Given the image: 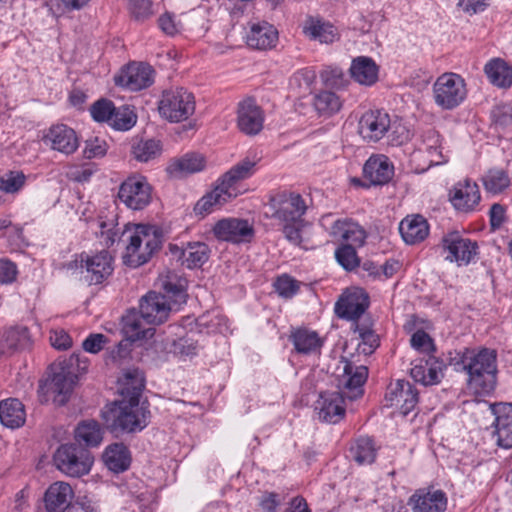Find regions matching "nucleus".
<instances>
[{
	"instance_id": "f257e3e1",
	"label": "nucleus",
	"mask_w": 512,
	"mask_h": 512,
	"mask_svg": "<svg viewBox=\"0 0 512 512\" xmlns=\"http://www.w3.org/2000/svg\"><path fill=\"white\" fill-rule=\"evenodd\" d=\"M125 390L131 394L129 401L113 403L102 412L107 429L115 434L142 431L149 422L150 411L146 405L139 403V396L144 388V378L138 369L124 373Z\"/></svg>"
},
{
	"instance_id": "f03ea898",
	"label": "nucleus",
	"mask_w": 512,
	"mask_h": 512,
	"mask_svg": "<svg viewBox=\"0 0 512 512\" xmlns=\"http://www.w3.org/2000/svg\"><path fill=\"white\" fill-rule=\"evenodd\" d=\"M99 227L101 243L106 247L112 246L121 238L128 242L122 259L125 265L133 268L147 263L162 245V232L156 226L138 224L133 229H125L121 235L119 228L112 222L101 221Z\"/></svg>"
},
{
	"instance_id": "7ed1b4c3",
	"label": "nucleus",
	"mask_w": 512,
	"mask_h": 512,
	"mask_svg": "<svg viewBox=\"0 0 512 512\" xmlns=\"http://www.w3.org/2000/svg\"><path fill=\"white\" fill-rule=\"evenodd\" d=\"M343 372L339 378L342 394L338 392H325L320 394L316 403V410L321 421L336 424L345 416L344 398L356 400L363 395V385L368 378V368L364 365H355L352 361L342 357Z\"/></svg>"
},
{
	"instance_id": "20e7f679",
	"label": "nucleus",
	"mask_w": 512,
	"mask_h": 512,
	"mask_svg": "<svg viewBox=\"0 0 512 512\" xmlns=\"http://www.w3.org/2000/svg\"><path fill=\"white\" fill-rule=\"evenodd\" d=\"M497 354L484 348L478 352L466 351L462 356L464 370L468 374V385L477 394H489L496 385Z\"/></svg>"
},
{
	"instance_id": "39448f33",
	"label": "nucleus",
	"mask_w": 512,
	"mask_h": 512,
	"mask_svg": "<svg viewBox=\"0 0 512 512\" xmlns=\"http://www.w3.org/2000/svg\"><path fill=\"white\" fill-rule=\"evenodd\" d=\"M390 129L391 141L395 145H401L409 139V131L400 124H392L389 114L383 110H369L359 120V134L369 142H378Z\"/></svg>"
},
{
	"instance_id": "423d86ee",
	"label": "nucleus",
	"mask_w": 512,
	"mask_h": 512,
	"mask_svg": "<svg viewBox=\"0 0 512 512\" xmlns=\"http://www.w3.org/2000/svg\"><path fill=\"white\" fill-rule=\"evenodd\" d=\"M160 115L170 122L187 120L195 112L194 95L183 87L165 90L159 101Z\"/></svg>"
},
{
	"instance_id": "0eeeda50",
	"label": "nucleus",
	"mask_w": 512,
	"mask_h": 512,
	"mask_svg": "<svg viewBox=\"0 0 512 512\" xmlns=\"http://www.w3.org/2000/svg\"><path fill=\"white\" fill-rule=\"evenodd\" d=\"M94 458L88 449L77 444L61 445L54 454L56 467L70 477H81L90 472Z\"/></svg>"
},
{
	"instance_id": "6e6552de",
	"label": "nucleus",
	"mask_w": 512,
	"mask_h": 512,
	"mask_svg": "<svg viewBox=\"0 0 512 512\" xmlns=\"http://www.w3.org/2000/svg\"><path fill=\"white\" fill-rule=\"evenodd\" d=\"M467 90L464 79L455 73H444L433 84L435 103L444 110L458 107L466 98Z\"/></svg>"
},
{
	"instance_id": "1a4fd4ad",
	"label": "nucleus",
	"mask_w": 512,
	"mask_h": 512,
	"mask_svg": "<svg viewBox=\"0 0 512 512\" xmlns=\"http://www.w3.org/2000/svg\"><path fill=\"white\" fill-rule=\"evenodd\" d=\"M79 362V355L72 354L68 360L51 365V378L48 383V390L55 394V401L63 405L67 402L73 387L77 381V374L74 366Z\"/></svg>"
},
{
	"instance_id": "9d476101",
	"label": "nucleus",
	"mask_w": 512,
	"mask_h": 512,
	"mask_svg": "<svg viewBox=\"0 0 512 512\" xmlns=\"http://www.w3.org/2000/svg\"><path fill=\"white\" fill-rule=\"evenodd\" d=\"M271 218L285 223H303V216L307 211L304 198L298 193H281L273 197L269 204Z\"/></svg>"
},
{
	"instance_id": "9b49d317",
	"label": "nucleus",
	"mask_w": 512,
	"mask_h": 512,
	"mask_svg": "<svg viewBox=\"0 0 512 512\" xmlns=\"http://www.w3.org/2000/svg\"><path fill=\"white\" fill-rule=\"evenodd\" d=\"M118 198L129 209L142 210L152 200V187L144 176L132 175L121 183Z\"/></svg>"
},
{
	"instance_id": "f8f14e48",
	"label": "nucleus",
	"mask_w": 512,
	"mask_h": 512,
	"mask_svg": "<svg viewBox=\"0 0 512 512\" xmlns=\"http://www.w3.org/2000/svg\"><path fill=\"white\" fill-rule=\"evenodd\" d=\"M452 207L459 213L470 214L479 210L481 193L479 186L471 179L456 182L448 193Z\"/></svg>"
},
{
	"instance_id": "ddd939ff",
	"label": "nucleus",
	"mask_w": 512,
	"mask_h": 512,
	"mask_svg": "<svg viewBox=\"0 0 512 512\" xmlns=\"http://www.w3.org/2000/svg\"><path fill=\"white\" fill-rule=\"evenodd\" d=\"M81 275L90 285L101 284L113 272V258L103 250L94 255H80Z\"/></svg>"
},
{
	"instance_id": "4468645a",
	"label": "nucleus",
	"mask_w": 512,
	"mask_h": 512,
	"mask_svg": "<svg viewBox=\"0 0 512 512\" xmlns=\"http://www.w3.org/2000/svg\"><path fill=\"white\" fill-rule=\"evenodd\" d=\"M212 232L217 240L236 244L249 242L254 236L253 226L241 218H223L214 224Z\"/></svg>"
},
{
	"instance_id": "2eb2a0df",
	"label": "nucleus",
	"mask_w": 512,
	"mask_h": 512,
	"mask_svg": "<svg viewBox=\"0 0 512 512\" xmlns=\"http://www.w3.org/2000/svg\"><path fill=\"white\" fill-rule=\"evenodd\" d=\"M443 249L447 251L445 259L459 266L468 265L477 254V243L463 238L458 232H451L442 239Z\"/></svg>"
},
{
	"instance_id": "dca6fc26",
	"label": "nucleus",
	"mask_w": 512,
	"mask_h": 512,
	"mask_svg": "<svg viewBox=\"0 0 512 512\" xmlns=\"http://www.w3.org/2000/svg\"><path fill=\"white\" fill-rule=\"evenodd\" d=\"M385 399L390 407L399 409L406 416L418 403V391L409 381L397 380L388 386Z\"/></svg>"
},
{
	"instance_id": "f3484780",
	"label": "nucleus",
	"mask_w": 512,
	"mask_h": 512,
	"mask_svg": "<svg viewBox=\"0 0 512 512\" xmlns=\"http://www.w3.org/2000/svg\"><path fill=\"white\" fill-rule=\"evenodd\" d=\"M155 71L146 63H131L115 78L117 85L131 91H140L154 83Z\"/></svg>"
},
{
	"instance_id": "a211bd4d",
	"label": "nucleus",
	"mask_w": 512,
	"mask_h": 512,
	"mask_svg": "<svg viewBox=\"0 0 512 512\" xmlns=\"http://www.w3.org/2000/svg\"><path fill=\"white\" fill-rule=\"evenodd\" d=\"M369 307V296L362 289H354L344 293L335 304L338 317L357 322Z\"/></svg>"
},
{
	"instance_id": "6ab92c4d",
	"label": "nucleus",
	"mask_w": 512,
	"mask_h": 512,
	"mask_svg": "<svg viewBox=\"0 0 512 512\" xmlns=\"http://www.w3.org/2000/svg\"><path fill=\"white\" fill-rule=\"evenodd\" d=\"M139 311L146 324L159 325L168 319L171 306L165 295L151 291L142 297Z\"/></svg>"
},
{
	"instance_id": "aec40b11",
	"label": "nucleus",
	"mask_w": 512,
	"mask_h": 512,
	"mask_svg": "<svg viewBox=\"0 0 512 512\" xmlns=\"http://www.w3.org/2000/svg\"><path fill=\"white\" fill-rule=\"evenodd\" d=\"M264 119L262 108L253 98H246L238 104L237 125L244 134L253 136L260 133Z\"/></svg>"
},
{
	"instance_id": "412c9836",
	"label": "nucleus",
	"mask_w": 512,
	"mask_h": 512,
	"mask_svg": "<svg viewBox=\"0 0 512 512\" xmlns=\"http://www.w3.org/2000/svg\"><path fill=\"white\" fill-rule=\"evenodd\" d=\"M169 251L189 269L201 267L210 255V249L204 242H188L184 246L169 244Z\"/></svg>"
},
{
	"instance_id": "4be33fe9",
	"label": "nucleus",
	"mask_w": 512,
	"mask_h": 512,
	"mask_svg": "<svg viewBox=\"0 0 512 512\" xmlns=\"http://www.w3.org/2000/svg\"><path fill=\"white\" fill-rule=\"evenodd\" d=\"M278 42V31L270 23L260 21L249 24V30L246 34L247 45L255 50H269L276 46Z\"/></svg>"
},
{
	"instance_id": "5701e85b",
	"label": "nucleus",
	"mask_w": 512,
	"mask_h": 512,
	"mask_svg": "<svg viewBox=\"0 0 512 512\" xmlns=\"http://www.w3.org/2000/svg\"><path fill=\"white\" fill-rule=\"evenodd\" d=\"M492 412L495 415L494 434L497 437V444L505 449L512 448V404L496 403L492 405Z\"/></svg>"
},
{
	"instance_id": "b1692460",
	"label": "nucleus",
	"mask_w": 512,
	"mask_h": 512,
	"mask_svg": "<svg viewBox=\"0 0 512 512\" xmlns=\"http://www.w3.org/2000/svg\"><path fill=\"white\" fill-rule=\"evenodd\" d=\"M74 492L72 487L62 481L52 483L44 494L47 512H64L72 505Z\"/></svg>"
},
{
	"instance_id": "393cba45",
	"label": "nucleus",
	"mask_w": 512,
	"mask_h": 512,
	"mask_svg": "<svg viewBox=\"0 0 512 512\" xmlns=\"http://www.w3.org/2000/svg\"><path fill=\"white\" fill-rule=\"evenodd\" d=\"M51 148L63 154L70 155L79 147V140L76 132L64 124L52 126L45 136Z\"/></svg>"
},
{
	"instance_id": "a878e982",
	"label": "nucleus",
	"mask_w": 512,
	"mask_h": 512,
	"mask_svg": "<svg viewBox=\"0 0 512 512\" xmlns=\"http://www.w3.org/2000/svg\"><path fill=\"white\" fill-rule=\"evenodd\" d=\"M363 173L374 185L387 184L394 175V166L385 155L371 156L363 167Z\"/></svg>"
},
{
	"instance_id": "bb28decb",
	"label": "nucleus",
	"mask_w": 512,
	"mask_h": 512,
	"mask_svg": "<svg viewBox=\"0 0 512 512\" xmlns=\"http://www.w3.org/2000/svg\"><path fill=\"white\" fill-rule=\"evenodd\" d=\"M329 234L337 241L346 242L345 245L362 246L366 239L364 229L357 223L348 219L333 221Z\"/></svg>"
},
{
	"instance_id": "cd10ccee",
	"label": "nucleus",
	"mask_w": 512,
	"mask_h": 512,
	"mask_svg": "<svg viewBox=\"0 0 512 512\" xmlns=\"http://www.w3.org/2000/svg\"><path fill=\"white\" fill-rule=\"evenodd\" d=\"M419 149L428 154L430 165L448 162L449 150L443 145V139L435 129L430 128L422 133Z\"/></svg>"
},
{
	"instance_id": "c85d7f7f",
	"label": "nucleus",
	"mask_w": 512,
	"mask_h": 512,
	"mask_svg": "<svg viewBox=\"0 0 512 512\" xmlns=\"http://www.w3.org/2000/svg\"><path fill=\"white\" fill-rule=\"evenodd\" d=\"M442 362L429 356L415 361L410 370L411 377L425 386L438 384L442 378Z\"/></svg>"
},
{
	"instance_id": "c756f323",
	"label": "nucleus",
	"mask_w": 512,
	"mask_h": 512,
	"mask_svg": "<svg viewBox=\"0 0 512 512\" xmlns=\"http://www.w3.org/2000/svg\"><path fill=\"white\" fill-rule=\"evenodd\" d=\"M413 512H443L446 509L447 499L445 494L440 491H416L409 499L408 503Z\"/></svg>"
},
{
	"instance_id": "7c9ffc66",
	"label": "nucleus",
	"mask_w": 512,
	"mask_h": 512,
	"mask_svg": "<svg viewBox=\"0 0 512 512\" xmlns=\"http://www.w3.org/2000/svg\"><path fill=\"white\" fill-rule=\"evenodd\" d=\"M399 232L406 244L414 245L426 239L429 225L421 215L407 216L400 222Z\"/></svg>"
},
{
	"instance_id": "2f4dec72",
	"label": "nucleus",
	"mask_w": 512,
	"mask_h": 512,
	"mask_svg": "<svg viewBox=\"0 0 512 512\" xmlns=\"http://www.w3.org/2000/svg\"><path fill=\"white\" fill-rule=\"evenodd\" d=\"M236 196V192L229 190L221 181L209 193L205 194L194 207L196 214L206 215L220 208L231 198Z\"/></svg>"
},
{
	"instance_id": "473e14b6",
	"label": "nucleus",
	"mask_w": 512,
	"mask_h": 512,
	"mask_svg": "<svg viewBox=\"0 0 512 512\" xmlns=\"http://www.w3.org/2000/svg\"><path fill=\"white\" fill-rule=\"evenodd\" d=\"M351 78L364 86H372L378 80L379 68L375 61L367 56L354 58L350 66Z\"/></svg>"
},
{
	"instance_id": "72a5a7b5",
	"label": "nucleus",
	"mask_w": 512,
	"mask_h": 512,
	"mask_svg": "<svg viewBox=\"0 0 512 512\" xmlns=\"http://www.w3.org/2000/svg\"><path fill=\"white\" fill-rule=\"evenodd\" d=\"M205 159L199 154H185L180 158L172 159L166 167V172L174 178H181L203 170Z\"/></svg>"
},
{
	"instance_id": "f704fd0d",
	"label": "nucleus",
	"mask_w": 512,
	"mask_h": 512,
	"mask_svg": "<svg viewBox=\"0 0 512 512\" xmlns=\"http://www.w3.org/2000/svg\"><path fill=\"white\" fill-rule=\"evenodd\" d=\"M26 413L24 405L16 398H9L0 402V422L11 429L24 425Z\"/></svg>"
},
{
	"instance_id": "c9c22d12",
	"label": "nucleus",
	"mask_w": 512,
	"mask_h": 512,
	"mask_svg": "<svg viewBox=\"0 0 512 512\" xmlns=\"http://www.w3.org/2000/svg\"><path fill=\"white\" fill-rule=\"evenodd\" d=\"M145 321L141 313L134 310L129 311L122 317V331L129 341L147 339L153 336V329L144 326Z\"/></svg>"
},
{
	"instance_id": "e433bc0d",
	"label": "nucleus",
	"mask_w": 512,
	"mask_h": 512,
	"mask_svg": "<svg viewBox=\"0 0 512 512\" xmlns=\"http://www.w3.org/2000/svg\"><path fill=\"white\" fill-rule=\"evenodd\" d=\"M103 460L109 470L120 473L129 468L131 456L128 448L123 443H113L106 447Z\"/></svg>"
},
{
	"instance_id": "4c0bfd02",
	"label": "nucleus",
	"mask_w": 512,
	"mask_h": 512,
	"mask_svg": "<svg viewBox=\"0 0 512 512\" xmlns=\"http://www.w3.org/2000/svg\"><path fill=\"white\" fill-rule=\"evenodd\" d=\"M103 434V428L96 420H84L75 429V440L79 446L97 447L103 440Z\"/></svg>"
},
{
	"instance_id": "58836bf2",
	"label": "nucleus",
	"mask_w": 512,
	"mask_h": 512,
	"mask_svg": "<svg viewBox=\"0 0 512 512\" xmlns=\"http://www.w3.org/2000/svg\"><path fill=\"white\" fill-rule=\"evenodd\" d=\"M258 159L246 157L230 168L222 177L221 182L229 190L235 192L234 185L244 179L251 177L256 172Z\"/></svg>"
},
{
	"instance_id": "ea45409f",
	"label": "nucleus",
	"mask_w": 512,
	"mask_h": 512,
	"mask_svg": "<svg viewBox=\"0 0 512 512\" xmlns=\"http://www.w3.org/2000/svg\"><path fill=\"white\" fill-rule=\"evenodd\" d=\"M489 81L499 88H509L512 85V67L500 58L490 60L484 67Z\"/></svg>"
},
{
	"instance_id": "a19ab883",
	"label": "nucleus",
	"mask_w": 512,
	"mask_h": 512,
	"mask_svg": "<svg viewBox=\"0 0 512 512\" xmlns=\"http://www.w3.org/2000/svg\"><path fill=\"white\" fill-rule=\"evenodd\" d=\"M303 32L310 39L318 40L325 44L333 43L338 36L337 30L333 25L315 18H309L306 21Z\"/></svg>"
},
{
	"instance_id": "79ce46f5",
	"label": "nucleus",
	"mask_w": 512,
	"mask_h": 512,
	"mask_svg": "<svg viewBox=\"0 0 512 512\" xmlns=\"http://www.w3.org/2000/svg\"><path fill=\"white\" fill-rule=\"evenodd\" d=\"M313 107L320 116H332L342 107L340 97L331 91L322 90L314 95Z\"/></svg>"
},
{
	"instance_id": "37998d69",
	"label": "nucleus",
	"mask_w": 512,
	"mask_h": 512,
	"mask_svg": "<svg viewBox=\"0 0 512 512\" xmlns=\"http://www.w3.org/2000/svg\"><path fill=\"white\" fill-rule=\"evenodd\" d=\"M162 153L161 142L154 139L138 140L131 146L133 158L139 162L147 163L158 158Z\"/></svg>"
},
{
	"instance_id": "c03bdc74",
	"label": "nucleus",
	"mask_w": 512,
	"mask_h": 512,
	"mask_svg": "<svg viewBox=\"0 0 512 512\" xmlns=\"http://www.w3.org/2000/svg\"><path fill=\"white\" fill-rule=\"evenodd\" d=\"M294 347L298 353L309 354L319 350L322 341L318 334L307 329H298L291 336Z\"/></svg>"
},
{
	"instance_id": "a18cd8bd",
	"label": "nucleus",
	"mask_w": 512,
	"mask_h": 512,
	"mask_svg": "<svg viewBox=\"0 0 512 512\" xmlns=\"http://www.w3.org/2000/svg\"><path fill=\"white\" fill-rule=\"evenodd\" d=\"M31 345V336L26 327H13L8 329L4 334V347L11 352L28 349Z\"/></svg>"
},
{
	"instance_id": "49530a36",
	"label": "nucleus",
	"mask_w": 512,
	"mask_h": 512,
	"mask_svg": "<svg viewBox=\"0 0 512 512\" xmlns=\"http://www.w3.org/2000/svg\"><path fill=\"white\" fill-rule=\"evenodd\" d=\"M351 457L360 465L371 464L376 458L374 443L369 437H360L350 448Z\"/></svg>"
},
{
	"instance_id": "de8ad7c7",
	"label": "nucleus",
	"mask_w": 512,
	"mask_h": 512,
	"mask_svg": "<svg viewBox=\"0 0 512 512\" xmlns=\"http://www.w3.org/2000/svg\"><path fill=\"white\" fill-rule=\"evenodd\" d=\"M353 326L354 331L358 332L361 339L357 347L358 352L364 355H371L379 346L378 335L368 325L356 322Z\"/></svg>"
},
{
	"instance_id": "09e8293b",
	"label": "nucleus",
	"mask_w": 512,
	"mask_h": 512,
	"mask_svg": "<svg viewBox=\"0 0 512 512\" xmlns=\"http://www.w3.org/2000/svg\"><path fill=\"white\" fill-rule=\"evenodd\" d=\"M486 191L498 194L510 185L507 173L501 169H490L482 178Z\"/></svg>"
},
{
	"instance_id": "8fccbe9b",
	"label": "nucleus",
	"mask_w": 512,
	"mask_h": 512,
	"mask_svg": "<svg viewBox=\"0 0 512 512\" xmlns=\"http://www.w3.org/2000/svg\"><path fill=\"white\" fill-rule=\"evenodd\" d=\"M320 78L327 87L340 89L345 86L346 79L343 70L338 66H326L320 72Z\"/></svg>"
},
{
	"instance_id": "3c124183",
	"label": "nucleus",
	"mask_w": 512,
	"mask_h": 512,
	"mask_svg": "<svg viewBox=\"0 0 512 512\" xmlns=\"http://www.w3.org/2000/svg\"><path fill=\"white\" fill-rule=\"evenodd\" d=\"M116 110L113 102L107 99H100L90 107V114L97 122L110 123Z\"/></svg>"
},
{
	"instance_id": "603ef678",
	"label": "nucleus",
	"mask_w": 512,
	"mask_h": 512,
	"mask_svg": "<svg viewBox=\"0 0 512 512\" xmlns=\"http://www.w3.org/2000/svg\"><path fill=\"white\" fill-rule=\"evenodd\" d=\"M25 179L23 172L8 171L0 176V190L5 193H15L23 187Z\"/></svg>"
},
{
	"instance_id": "864d4df0",
	"label": "nucleus",
	"mask_w": 512,
	"mask_h": 512,
	"mask_svg": "<svg viewBox=\"0 0 512 512\" xmlns=\"http://www.w3.org/2000/svg\"><path fill=\"white\" fill-rule=\"evenodd\" d=\"M136 123L135 114L128 108L120 107L116 108L113 118L110 121V125L117 130H129Z\"/></svg>"
},
{
	"instance_id": "5fc2aeb1",
	"label": "nucleus",
	"mask_w": 512,
	"mask_h": 512,
	"mask_svg": "<svg viewBox=\"0 0 512 512\" xmlns=\"http://www.w3.org/2000/svg\"><path fill=\"white\" fill-rule=\"evenodd\" d=\"M491 117L496 129L504 130L512 126V106L509 104L496 105L491 111Z\"/></svg>"
},
{
	"instance_id": "6e6d98bb",
	"label": "nucleus",
	"mask_w": 512,
	"mask_h": 512,
	"mask_svg": "<svg viewBox=\"0 0 512 512\" xmlns=\"http://www.w3.org/2000/svg\"><path fill=\"white\" fill-rule=\"evenodd\" d=\"M335 257L337 262L346 270H352L359 264L355 248L351 245H342L336 249Z\"/></svg>"
},
{
	"instance_id": "4d7b16f0",
	"label": "nucleus",
	"mask_w": 512,
	"mask_h": 512,
	"mask_svg": "<svg viewBox=\"0 0 512 512\" xmlns=\"http://www.w3.org/2000/svg\"><path fill=\"white\" fill-rule=\"evenodd\" d=\"M274 287L276 292L283 298H291L299 290L298 282L286 274L277 278Z\"/></svg>"
},
{
	"instance_id": "13d9d810",
	"label": "nucleus",
	"mask_w": 512,
	"mask_h": 512,
	"mask_svg": "<svg viewBox=\"0 0 512 512\" xmlns=\"http://www.w3.org/2000/svg\"><path fill=\"white\" fill-rule=\"evenodd\" d=\"M129 11L137 21H144L152 14V2L150 0H130Z\"/></svg>"
},
{
	"instance_id": "bf43d9fd",
	"label": "nucleus",
	"mask_w": 512,
	"mask_h": 512,
	"mask_svg": "<svg viewBox=\"0 0 512 512\" xmlns=\"http://www.w3.org/2000/svg\"><path fill=\"white\" fill-rule=\"evenodd\" d=\"M292 81L296 83L303 92H308L316 81V72L310 67L303 68L294 74Z\"/></svg>"
},
{
	"instance_id": "052dcab7",
	"label": "nucleus",
	"mask_w": 512,
	"mask_h": 512,
	"mask_svg": "<svg viewBox=\"0 0 512 512\" xmlns=\"http://www.w3.org/2000/svg\"><path fill=\"white\" fill-rule=\"evenodd\" d=\"M173 352L181 356H192L197 353V344L188 337H182L173 341Z\"/></svg>"
},
{
	"instance_id": "680f3d73",
	"label": "nucleus",
	"mask_w": 512,
	"mask_h": 512,
	"mask_svg": "<svg viewBox=\"0 0 512 512\" xmlns=\"http://www.w3.org/2000/svg\"><path fill=\"white\" fill-rule=\"evenodd\" d=\"M411 346L420 352H430L433 349L432 339L424 330H417L413 333L411 339Z\"/></svg>"
},
{
	"instance_id": "e2e57ef3",
	"label": "nucleus",
	"mask_w": 512,
	"mask_h": 512,
	"mask_svg": "<svg viewBox=\"0 0 512 512\" xmlns=\"http://www.w3.org/2000/svg\"><path fill=\"white\" fill-rule=\"evenodd\" d=\"M107 343V337L104 334H90L82 343V347L86 352L96 354L100 352Z\"/></svg>"
},
{
	"instance_id": "0e129e2a",
	"label": "nucleus",
	"mask_w": 512,
	"mask_h": 512,
	"mask_svg": "<svg viewBox=\"0 0 512 512\" xmlns=\"http://www.w3.org/2000/svg\"><path fill=\"white\" fill-rule=\"evenodd\" d=\"M85 155L87 158L104 156L107 152V143L105 140L95 137L86 141Z\"/></svg>"
},
{
	"instance_id": "69168bd1",
	"label": "nucleus",
	"mask_w": 512,
	"mask_h": 512,
	"mask_svg": "<svg viewBox=\"0 0 512 512\" xmlns=\"http://www.w3.org/2000/svg\"><path fill=\"white\" fill-rule=\"evenodd\" d=\"M17 266L10 260L0 259V284H10L16 280Z\"/></svg>"
},
{
	"instance_id": "338daca9",
	"label": "nucleus",
	"mask_w": 512,
	"mask_h": 512,
	"mask_svg": "<svg viewBox=\"0 0 512 512\" xmlns=\"http://www.w3.org/2000/svg\"><path fill=\"white\" fill-rule=\"evenodd\" d=\"M49 340L51 345L58 350H66L72 346L70 335L63 329L51 331Z\"/></svg>"
},
{
	"instance_id": "774afa93",
	"label": "nucleus",
	"mask_w": 512,
	"mask_h": 512,
	"mask_svg": "<svg viewBox=\"0 0 512 512\" xmlns=\"http://www.w3.org/2000/svg\"><path fill=\"white\" fill-rule=\"evenodd\" d=\"M281 501L275 492H265L259 501V505L265 512H276Z\"/></svg>"
}]
</instances>
